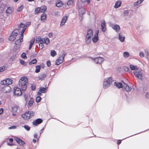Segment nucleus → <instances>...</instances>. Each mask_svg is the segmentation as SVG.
Wrapping results in <instances>:
<instances>
[{"label":"nucleus","instance_id":"f257e3e1","mask_svg":"<svg viewBox=\"0 0 149 149\" xmlns=\"http://www.w3.org/2000/svg\"><path fill=\"white\" fill-rule=\"evenodd\" d=\"M27 27L26 25L22 23H21L19 25V28H22V30L21 34L19 39L16 40L15 42V44L16 45H19L21 44V42H23V33Z\"/></svg>","mask_w":149,"mask_h":149},{"label":"nucleus","instance_id":"f03ea898","mask_svg":"<svg viewBox=\"0 0 149 149\" xmlns=\"http://www.w3.org/2000/svg\"><path fill=\"white\" fill-rule=\"evenodd\" d=\"M28 82L27 78L25 76L22 77L19 80V87L23 91H25L27 88V84Z\"/></svg>","mask_w":149,"mask_h":149},{"label":"nucleus","instance_id":"7ed1b4c3","mask_svg":"<svg viewBox=\"0 0 149 149\" xmlns=\"http://www.w3.org/2000/svg\"><path fill=\"white\" fill-rule=\"evenodd\" d=\"M19 25L18 26V28L15 29L11 33L9 36L8 39L11 41H13L15 39L19 33L20 32L22 31V28H19Z\"/></svg>","mask_w":149,"mask_h":149},{"label":"nucleus","instance_id":"20e7f679","mask_svg":"<svg viewBox=\"0 0 149 149\" xmlns=\"http://www.w3.org/2000/svg\"><path fill=\"white\" fill-rule=\"evenodd\" d=\"M34 113L32 111H28L22 115V117L25 120H27L33 117L34 115Z\"/></svg>","mask_w":149,"mask_h":149},{"label":"nucleus","instance_id":"39448f33","mask_svg":"<svg viewBox=\"0 0 149 149\" xmlns=\"http://www.w3.org/2000/svg\"><path fill=\"white\" fill-rule=\"evenodd\" d=\"M13 81V80L10 78H7L6 79L3 80L1 81L0 83V88L7 85L11 84L12 83Z\"/></svg>","mask_w":149,"mask_h":149},{"label":"nucleus","instance_id":"423d86ee","mask_svg":"<svg viewBox=\"0 0 149 149\" xmlns=\"http://www.w3.org/2000/svg\"><path fill=\"white\" fill-rule=\"evenodd\" d=\"M66 53L65 52L64 53L60 55L58 59L55 61L56 65H58L61 64L63 62L64 60V58L66 55Z\"/></svg>","mask_w":149,"mask_h":149},{"label":"nucleus","instance_id":"0eeeda50","mask_svg":"<svg viewBox=\"0 0 149 149\" xmlns=\"http://www.w3.org/2000/svg\"><path fill=\"white\" fill-rule=\"evenodd\" d=\"M112 79V78L110 77L107 78L104 80L103 83L104 88H106L109 87L111 83Z\"/></svg>","mask_w":149,"mask_h":149},{"label":"nucleus","instance_id":"6e6552de","mask_svg":"<svg viewBox=\"0 0 149 149\" xmlns=\"http://www.w3.org/2000/svg\"><path fill=\"white\" fill-rule=\"evenodd\" d=\"M134 73L136 77L139 79L142 80L143 74V71L142 70L139 68V70L134 71Z\"/></svg>","mask_w":149,"mask_h":149},{"label":"nucleus","instance_id":"1a4fd4ad","mask_svg":"<svg viewBox=\"0 0 149 149\" xmlns=\"http://www.w3.org/2000/svg\"><path fill=\"white\" fill-rule=\"evenodd\" d=\"M89 59L94 60V62L97 64L100 65L104 61V58L101 57H97L93 58L92 57H88Z\"/></svg>","mask_w":149,"mask_h":149},{"label":"nucleus","instance_id":"9d476101","mask_svg":"<svg viewBox=\"0 0 149 149\" xmlns=\"http://www.w3.org/2000/svg\"><path fill=\"white\" fill-rule=\"evenodd\" d=\"M0 88L1 91L4 93H9L11 90L10 87L8 85Z\"/></svg>","mask_w":149,"mask_h":149},{"label":"nucleus","instance_id":"9b49d317","mask_svg":"<svg viewBox=\"0 0 149 149\" xmlns=\"http://www.w3.org/2000/svg\"><path fill=\"white\" fill-rule=\"evenodd\" d=\"M14 93L17 96H21L22 94V92L20 88L17 87H15L14 88Z\"/></svg>","mask_w":149,"mask_h":149},{"label":"nucleus","instance_id":"f8f14e48","mask_svg":"<svg viewBox=\"0 0 149 149\" xmlns=\"http://www.w3.org/2000/svg\"><path fill=\"white\" fill-rule=\"evenodd\" d=\"M47 91V88L43 87L39 88V91L37 93L38 95L40 96L42 95V93H45Z\"/></svg>","mask_w":149,"mask_h":149},{"label":"nucleus","instance_id":"ddd939ff","mask_svg":"<svg viewBox=\"0 0 149 149\" xmlns=\"http://www.w3.org/2000/svg\"><path fill=\"white\" fill-rule=\"evenodd\" d=\"M15 140L20 146H23L25 143L24 141L17 137H15Z\"/></svg>","mask_w":149,"mask_h":149},{"label":"nucleus","instance_id":"4468645a","mask_svg":"<svg viewBox=\"0 0 149 149\" xmlns=\"http://www.w3.org/2000/svg\"><path fill=\"white\" fill-rule=\"evenodd\" d=\"M99 32V30H97L95 34V36L92 38V40L93 42H96L98 40V35Z\"/></svg>","mask_w":149,"mask_h":149},{"label":"nucleus","instance_id":"2eb2a0df","mask_svg":"<svg viewBox=\"0 0 149 149\" xmlns=\"http://www.w3.org/2000/svg\"><path fill=\"white\" fill-rule=\"evenodd\" d=\"M68 17L67 16L65 15L63 16L60 24V26H62L64 25L65 23L68 19Z\"/></svg>","mask_w":149,"mask_h":149},{"label":"nucleus","instance_id":"dca6fc26","mask_svg":"<svg viewBox=\"0 0 149 149\" xmlns=\"http://www.w3.org/2000/svg\"><path fill=\"white\" fill-rule=\"evenodd\" d=\"M43 121L40 118H38L33 122V125H37L41 123Z\"/></svg>","mask_w":149,"mask_h":149},{"label":"nucleus","instance_id":"f3484780","mask_svg":"<svg viewBox=\"0 0 149 149\" xmlns=\"http://www.w3.org/2000/svg\"><path fill=\"white\" fill-rule=\"evenodd\" d=\"M101 27L102 31L104 32L105 31L106 28V24L104 20H102L101 21Z\"/></svg>","mask_w":149,"mask_h":149},{"label":"nucleus","instance_id":"a211bd4d","mask_svg":"<svg viewBox=\"0 0 149 149\" xmlns=\"http://www.w3.org/2000/svg\"><path fill=\"white\" fill-rule=\"evenodd\" d=\"M45 39L41 38L40 37H38L36 39V42L37 43L40 42V44H43L45 43Z\"/></svg>","mask_w":149,"mask_h":149},{"label":"nucleus","instance_id":"6ab92c4d","mask_svg":"<svg viewBox=\"0 0 149 149\" xmlns=\"http://www.w3.org/2000/svg\"><path fill=\"white\" fill-rule=\"evenodd\" d=\"M127 92H129L131 91V88L129 87L127 84L123 82V87Z\"/></svg>","mask_w":149,"mask_h":149},{"label":"nucleus","instance_id":"aec40b11","mask_svg":"<svg viewBox=\"0 0 149 149\" xmlns=\"http://www.w3.org/2000/svg\"><path fill=\"white\" fill-rule=\"evenodd\" d=\"M46 75L43 73H40L39 76V79L41 80H43L46 77Z\"/></svg>","mask_w":149,"mask_h":149},{"label":"nucleus","instance_id":"412c9836","mask_svg":"<svg viewBox=\"0 0 149 149\" xmlns=\"http://www.w3.org/2000/svg\"><path fill=\"white\" fill-rule=\"evenodd\" d=\"M34 100L32 98H30L28 101L27 107L28 108L31 107L33 103Z\"/></svg>","mask_w":149,"mask_h":149},{"label":"nucleus","instance_id":"4be33fe9","mask_svg":"<svg viewBox=\"0 0 149 149\" xmlns=\"http://www.w3.org/2000/svg\"><path fill=\"white\" fill-rule=\"evenodd\" d=\"M13 8L12 7H8L6 11V13L9 14H11L13 12Z\"/></svg>","mask_w":149,"mask_h":149},{"label":"nucleus","instance_id":"5701e85b","mask_svg":"<svg viewBox=\"0 0 149 149\" xmlns=\"http://www.w3.org/2000/svg\"><path fill=\"white\" fill-rule=\"evenodd\" d=\"M85 9L83 7H81L79 9V15H82L85 13Z\"/></svg>","mask_w":149,"mask_h":149},{"label":"nucleus","instance_id":"b1692460","mask_svg":"<svg viewBox=\"0 0 149 149\" xmlns=\"http://www.w3.org/2000/svg\"><path fill=\"white\" fill-rule=\"evenodd\" d=\"M56 6L58 7H61L63 6V3L61 0H58L56 3Z\"/></svg>","mask_w":149,"mask_h":149},{"label":"nucleus","instance_id":"393cba45","mask_svg":"<svg viewBox=\"0 0 149 149\" xmlns=\"http://www.w3.org/2000/svg\"><path fill=\"white\" fill-rule=\"evenodd\" d=\"M125 36L122 33H120L119 34V38L120 41L123 42L125 39Z\"/></svg>","mask_w":149,"mask_h":149},{"label":"nucleus","instance_id":"a878e982","mask_svg":"<svg viewBox=\"0 0 149 149\" xmlns=\"http://www.w3.org/2000/svg\"><path fill=\"white\" fill-rule=\"evenodd\" d=\"M91 36H86L85 38V41L86 43L89 44L90 43L91 41Z\"/></svg>","mask_w":149,"mask_h":149},{"label":"nucleus","instance_id":"bb28decb","mask_svg":"<svg viewBox=\"0 0 149 149\" xmlns=\"http://www.w3.org/2000/svg\"><path fill=\"white\" fill-rule=\"evenodd\" d=\"M47 18V15L45 13L42 14L41 16V20L43 22H45Z\"/></svg>","mask_w":149,"mask_h":149},{"label":"nucleus","instance_id":"cd10ccee","mask_svg":"<svg viewBox=\"0 0 149 149\" xmlns=\"http://www.w3.org/2000/svg\"><path fill=\"white\" fill-rule=\"evenodd\" d=\"M131 69L132 70H134V71H135L139 70V68L137 66H130Z\"/></svg>","mask_w":149,"mask_h":149},{"label":"nucleus","instance_id":"c85d7f7f","mask_svg":"<svg viewBox=\"0 0 149 149\" xmlns=\"http://www.w3.org/2000/svg\"><path fill=\"white\" fill-rule=\"evenodd\" d=\"M115 85L118 88H123V85L120 83L116 82L115 83Z\"/></svg>","mask_w":149,"mask_h":149},{"label":"nucleus","instance_id":"c756f323","mask_svg":"<svg viewBox=\"0 0 149 149\" xmlns=\"http://www.w3.org/2000/svg\"><path fill=\"white\" fill-rule=\"evenodd\" d=\"M40 12L44 13L46 11L47 8L45 6H43L40 7Z\"/></svg>","mask_w":149,"mask_h":149},{"label":"nucleus","instance_id":"7c9ffc66","mask_svg":"<svg viewBox=\"0 0 149 149\" xmlns=\"http://www.w3.org/2000/svg\"><path fill=\"white\" fill-rule=\"evenodd\" d=\"M121 4V2L120 1H118L116 2V3L115 4L114 6V7L115 8H118L120 7Z\"/></svg>","mask_w":149,"mask_h":149},{"label":"nucleus","instance_id":"2f4dec72","mask_svg":"<svg viewBox=\"0 0 149 149\" xmlns=\"http://www.w3.org/2000/svg\"><path fill=\"white\" fill-rule=\"evenodd\" d=\"M93 35V31L91 29H90L88 31L86 36L92 37Z\"/></svg>","mask_w":149,"mask_h":149},{"label":"nucleus","instance_id":"473e14b6","mask_svg":"<svg viewBox=\"0 0 149 149\" xmlns=\"http://www.w3.org/2000/svg\"><path fill=\"white\" fill-rule=\"evenodd\" d=\"M41 66H36L35 72L36 73L39 72L40 70Z\"/></svg>","mask_w":149,"mask_h":149},{"label":"nucleus","instance_id":"72a5a7b5","mask_svg":"<svg viewBox=\"0 0 149 149\" xmlns=\"http://www.w3.org/2000/svg\"><path fill=\"white\" fill-rule=\"evenodd\" d=\"M51 56L52 57H54L57 54L56 52L54 50H52L50 52Z\"/></svg>","mask_w":149,"mask_h":149},{"label":"nucleus","instance_id":"f704fd0d","mask_svg":"<svg viewBox=\"0 0 149 149\" xmlns=\"http://www.w3.org/2000/svg\"><path fill=\"white\" fill-rule=\"evenodd\" d=\"M113 28L116 31H118L120 29V26L118 25H115L113 27Z\"/></svg>","mask_w":149,"mask_h":149},{"label":"nucleus","instance_id":"c9c22d12","mask_svg":"<svg viewBox=\"0 0 149 149\" xmlns=\"http://www.w3.org/2000/svg\"><path fill=\"white\" fill-rule=\"evenodd\" d=\"M74 3V1L72 0H69L67 2V5L68 6H72Z\"/></svg>","mask_w":149,"mask_h":149},{"label":"nucleus","instance_id":"e433bc0d","mask_svg":"<svg viewBox=\"0 0 149 149\" xmlns=\"http://www.w3.org/2000/svg\"><path fill=\"white\" fill-rule=\"evenodd\" d=\"M7 68V67L5 66H1L0 67V72H2L5 70Z\"/></svg>","mask_w":149,"mask_h":149},{"label":"nucleus","instance_id":"4c0bfd02","mask_svg":"<svg viewBox=\"0 0 149 149\" xmlns=\"http://www.w3.org/2000/svg\"><path fill=\"white\" fill-rule=\"evenodd\" d=\"M37 62V60L36 59H34L32 61L30 62L29 63V65H31L32 64H35Z\"/></svg>","mask_w":149,"mask_h":149},{"label":"nucleus","instance_id":"58836bf2","mask_svg":"<svg viewBox=\"0 0 149 149\" xmlns=\"http://www.w3.org/2000/svg\"><path fill=\"white\" fill-rule=\"evenodd\" d=\"M123 56L125 58L129 56V53L127 52H125L123 54Z\"/></svg>","mask_w":149,"mask_h":149},{"label":"nucleus","instance_id":"ea45409f","mask_svg":"<svg viewBox=\"0 0 149 149\" xmlns=\"http://www.w3.org/2000/svg\"><path fill=\"white\" fill-rule=\"evenodd\" d=\"M24 127L26 130L27 131H29L30 130V127L28 125H25L23 126Z\"/></svg>","mask_w":149,"mask_h":149},{"label":"nucleus","instance_id":"a19ab883","mask_svg":"<svg viewBox=\"0 0 149 149\" xmlns=\"http://www.w3.org/2000/svg\"><path fill=\"white\" fill-rule=\"evenodd\" d=\"M38 96L36 97V102H39L40 101L41 99V97H40V96Z\"/></svg>","mask_w":149,"mask_h":149},{"label":"nucleus","instance_id":"79ce46f5","mask_svg":"<svg viewBox=\"0 0 149 149\" xmlns=\"http://www.w3.org/2000/svg\"><path fill=\"white\" fill-rule=\"evenodd\" d=\"M35 12L36 14H38L40 12V8L38 7L36 8L35 10Z\"/></svg>","mask_w":149,"mask_h":149},{"label":"nucleus","instance_id":"37998d69","mask_svg":"<svg viewBox=\"0 0 149 149\" xmlns=\"http://www.w3.org/2000/svg\"><path fill=\"white\" fill-rule=\"evenodd\" d=\"M129 14V11L127 10H125L123 13V15L124 16H127Z\"/></svg>","mask_w":149,"mask_h":149},{"label":"nucleus","instance_id":"c03bdc74","mask_svg":"<svg viewBox=\"0 0 149 149\" xmlns=\"http://www.w3.org/2000/svg\"><path fill=\"white\" fill-rule=\"evenodd\" d=\"M23 6L22 5L21 6H20V7H18L17 8V11L18 12L22 10V9H23Z\"/></svg>","mask_w":149,"mask_h":149},{"label":"nucleus","instance_id":"a18cd8bd","mask_svg":"<svg viewBox=\"0 0 149 149\" xmlns=\"http://www.w3.org/2000/svg\"><path fill=\"white\" fill-rule=\"evenodd\" d=\"M21 57L24 59H26V56L25 53H23L21 54Z\"/></svg>","mask_w":149,"mask_h":149},{"label":"nucleus","instance_id":"49530a36","mask_svg":"<svg viewBox=\"0 0 149 149\" xmlns=\"http://www.w3.org/2000/svg\"><path fill=\"white\" fill-rule=\"evenodd\" d=\"M45 43L46 44L48 45L49 43V40L48 38H47L45 39Z\"/></svg>","mask_w":149,"mask_h":149},{"label":"nucleus","instance_id":"de8ad7c7","mask_svg":"<svg viewBox=\"0 0 149 149\" xmlns=\"http://www.w3.org/2000/svg\"><path fill=\"white\" fill-rule=\"evenodd\" d=\"M146 56H147V58L149 60V53L148 52V50H145V53Z\"/></svg>","mask_w":149,"mask_h":149},{"label":"nucleus","instance_id":"09e8293b","mask_svg":"<svg viewBox=\"0 0 149 149\" xmlns=\"http://www.w3.org/2000/svg\"><path fill=\"white\" fill-rule=\"evenodd\" d=\"M124 70L125 71H128L129 70V68L126 66H124L123 67Z\"/></svg>","mask_w":149,"mask_h":149},{"label":"nucleus","instance_id":"8fccbe9b","mask_svg":"<svg viewBox=\"0 0 149 149\" xmlns=\"http://www.w3.org/2000/svg\"><path fill=\"white\" fill-rule=\"evenodd\" d=\"M35 39L34 38H32L30 41V43L31 44H33L35 41Z\"/></svg>","mask_w":149,"mask_h":149},{"label":"nucleus","instance_id":"3c124183","mask_svg":"<svg viewBox=\"0 0 149 149\" xmlns=\"http://www.w3.org/2000/svg\"><path fill=\"white\" fill-rule=\"evenodd\" d=\"M16 128V127L15 126H12L10 127H8V129L9 130L11 129H15Z\"/></svg>","mask_w":149,"mask_h":149},{"label":"nucleus","instance_id":"603ef678","mask_svg":"<svg viewBox=\"0 0 149 149\" xmlns=\"http://www.w3.org/2000/svg\"><path fill=\"white\" fill-rule=\"evenodd\" d=\"M34 138L36 139H37V140H38V141L39 139V138L40 137V136H39V137H38L37 134L35 133L34 134Z\"/></svg>","mask_w":149,"mask_h":149},{"label":"nucleus","instance_id":"864d4df0","mask_svg":"<svg viewBox=\"0 0 149 149\" xmlns=\"http://www.w3.org/2000/svg\"><path fill=\"white\" fill-rule=\"evenodd\" d=\"M12 110L14 112H16L17 110V107H14L12 108Z\"/></svg>","mask_w":149,"mask_h":149},{"label":"nucleus","instance_id":"5fc2aeb1","mask_svg":"<svg viewBox=\"0 0 149 149\" xmlns=\"http://www.w3.org/2000/svg\"><path fill=\"white\" fill-rule=\"evenodd\" d=\"M44 47V45L43 44H39V48L41 49H42Z\"/></svg>","mask_w":149,"mask_h":149},{"label":"nucleus","instance_id":"6e6d98bb","mask_svg":"<svg viewBox=\"0 0 149 149\" xmlns=\"http://www.w3.org/2000/svg\"><path fill=\"white\" fill-rule=\"evenodd\" d=\"M139 56L141 57H143L144 56V53L143 52H141L139 53Z\"/></svg>","mask_w":149,"mask_h":149},{"label":"nucleus","instance_id":"4d7b16f0","mask_svg":"<svg viewBox=\"0 0 149 149\" xmlns=\"http://www.w3.org/2000/svg\"><path fill=\"white\" fill-rule=\"evenodd\" d=\"M145 97L146 98H149V93L146 92L145 93Z\"/></svg>","mask_w":149,"mask_h":149},{"label":"nucleus","instance_id":"13d9d810","mask_svg":"<svg viewBox=\"0 0 149 149\" xmlns=\"http://www.w3.org/2000/svg\"><path fill=\"white\" fill-rule=\"evenodd\" d=\"M31 88L32 90H34L36 89V86L34 85H32L31 86Z\"/></svg>","mask_w":149,"mask_h":149},{"label":"nucleus","instance_id":"bf43d9fd","mask_svg":"<svg viewBox=\"0 0 149 149\" xmlns=\"http://www.w3.org/2000/svg\"><path fill=\"white\" fill-rule=\"evenodd\" d=\"M20 63L21 64H22V65L25 64V62L24 61H23L22 60H20Z\"/></svg>","mask_w":149,"mask_h":149},{"label":"nucleus","instance_id":"052dcab7","mask_svg":"<svg viewBox=\"0 0 149 149\" xmlns=\"http://www.w3.org/2000/svg\"><path fill=\"white\" fill-rule=\"evenodd\" d=\"M141 1H140V0H138L136 2V3H135V4L136 3V5H137V4H139L140 3H141Z\"/></svg>","mask_w":149,"mask_h":149},{"label":"nucleus","instance_id":"680f3d73","mask_svg":"<svg viewBox=\"0 0 149 149\" xmlns=\"http://www.w3.org/2000/svg\"><path fill=\"white\" fill-rule=\"evenodd\" d=\"M47 65H51V62L50 61H48L47 62Z\"/></svg>","mask_w":149,"mask_h":149},{"label":"nucleus","instance_id":"e2e57ef3","mask_svg":"<svg viewBox=\"0 0 149 149\" xmlns=\"http://www.w3.org/2000/svg\"><path fill=\"white\" fill-rule=\"evenodd\" d=\"M121 140H118L117 141V143L119 145L121 143Z\"/></svg>","mask_w":149,"mask_h":149},{"label":"nucleus","instance_id":"0e129e2a","mask_svg":"<svg viewBox=\"0 0 149 149\" xmlns=\"http://www.w3.org/2000/svg\"><path fill=\"white\" fill-rule=\"evenodd\" d=\"M27 97H28V95H24V97L25 98V100L26 101V102H27Z\"/></svg>","mask_w":149,"mask_h":149},{"label":"nucleus","instance_id":"69168bd1","mask_svg":"<svg viewBox=\"0 0 149 149\" xmlns=\"http://www.w3.org/2000/svg\"><path fill=\"white\" fill-rule=\"evenodd\" d=\"M49 37H50V38L52 37L53 36L52 33H49Z\"/></svg>","mask_w":149,"mask_h":149},{"label":"nucleus","instance_id":"338daca9","mask_svg":"<svg viewBox=\"0 0 149 149\" xmlns=\"http://www.w3.org/2000/svg\"><path fill=\"white\" fill-rule=\"evenodd\" d=\"M3 111V109L2 108L0 109V114L2 113Z\"/></svg>","mask_w":149,"mask_h":149},{"label":"nucleus","instance_id":"774afa93","mask_svg":"<svg viewBox=\"0 0 149 149\" xmlns=\"http://www.w3.org/2000/svg\"><path fill=\"white\" fill-rule=\"evenodd\" d=\"M82 15H80V17L79 18V19H80V20L81 21L82 20H83V17H82Z\"/></svg>","mask_w":149,"mask_h":149}]
</instances>
